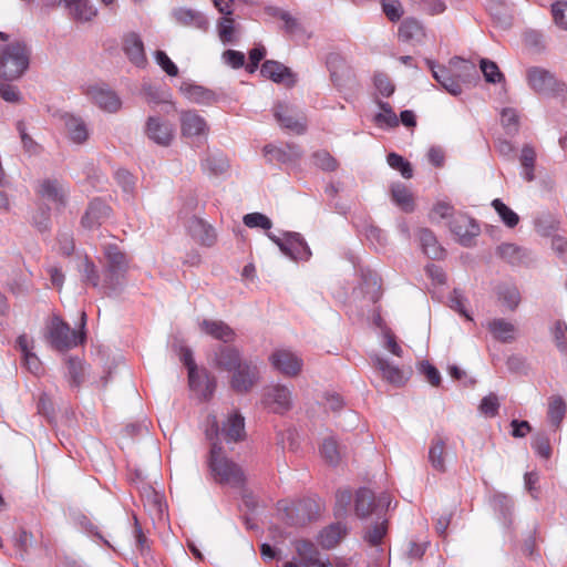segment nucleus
Wrapping results in <instances>:
<instances>
[{
  "label": "nucleus",
  "instance_id": "cd10ccee",
  "mask_svg": "<svg viewBox=\"0 0 567 567\" xmlns=\"http://www.w3.org/2000/svg\"><path fill=\"white\" fill-rule=\"evenodd\" d=\"M265 156L269 162L290 163L301 156V150L297 145L287 144L285 146L266 145L264 147Z\"/></svg>",
  "mask_w": 567,
  "mask_h": 567
},
{
  "label": "nucleus",
  "instance_id": "2f4dec72",
  "mask_svg": "<svg viewBox=\"0 0 567 567\" xmlns=\"http://www.w3.org/2000/svg\"><path fill=\"white\" fill-rule=\"evenodd\" d=\"M446 442L441 436H435L430 445L429 462L431 466L441 473L446 471Z\"/></svg>",
  "mask_w": 567,
  "mask_h": 567
},
{
  "label": "nucleus",
  "instance_id": "37998d69",
  "mask_svg": "<svg viewBox=\"0 0 567 567\" xmlns=\"http://www.w3.org/2000/svg\"><path fill=\"white\" fill-rule=\"evenodd\" d=\"M381 112L374 115V122L379 126L395 127L399 125V118L388 102L375 100Z\"/></svg>",
  "mask_w": 567,
  "mask_h": 567
},
{
  "label": "nucleus",
  "instance_id": "72a5a7b5",
  "mask_svg": "<svg viewBox=\"0 0 567 567\" xmlns=\"http://www.w3.org/2000/svg\"><path fill=\"white\" fill-rule=\"evenodd\" d=\"M420 243L423 252L431 259H441L445 255L444 248L437 243L434 234L426 228L419 231Z\"/></svg>",
  "mask_w": 567,
  "mask_h": 567
},
{
  "label": "nucleus",
  "instance_id": "bb28decb",
  "mask_svg": "<svg viewBox=\"0 0 567 567\" xmlns=\"http://www.w3.org/2000/svg\"><path fill=\"white\" fill-rule=\"evenodd\" d=\"M293 110L290 105L279 102L274 106V116L277 122L285 128H288L297 134H301L306 131V124L295 118L292 115Z\"/></svg>",
  "mask_w": 567,
  "mask_h": 567
},
{
  "label": "nucleus",
  "instance_id": "3c124183",
  "mask_svg": "<svg viewBox=\"0 0 567 567\" xmlns=\"http://www.w3.org/2000/svg\"><path fill=\"white\" fill-rule=\"evenodd\" d=\"M551 334L557 349L567 353V324L564 321H556L551 328Z\"/></svg>",
  "mask_w": 567,
  "mask_h": 567
},
{
  "label": "nucleus",
  "instance_id": "bf43d9fd",
  "mask_svg": "<svg viewBox=\"0 0 567 567\" xmlns=\"http://www.w3.org/2000/svg\"><path fill=\"white\" fill-rule=\"evenodd\" d=\"M313 163L317 167L332 172L337 168V161L326 151H318L313 154Z\"/></svg>",
  "mask_w": 567,
  "mask_h": 567
},
{
  "label": "nucleus",
  "instance_id": "49530a36",
  "mask_svg": "<svg viewBox=\"0 0 567 567\" xmlns=\"http://www.w3.org/2000/svg\"><path fill=\"white\" fill-rule=\"evenodd\" d=\"M181 360L187 367L188 370V381L189 385L193 389L198 386L199 372L197 370L196 363L193 358V352L188 348H183L181 353Z\"/></svg>",
  "mask_w": 567,
  "mask_h": 567
},
{
  "label": "nucleus",
  "instance_id": "09e8293b",
  "mask_svg": "<svg viewBox=\"0 0 567 567\" xmlns=\"http://www.w3.org/2000/svg\"><path fill=\"white\" fill-rule=\"evenodd\" d=\"M481 70L484 74L485 80L489 83L496 84L504 81V74L499 71L497 64L491 60L482 59Z\"/></svg>",
  "mask_w": 567,
  "mask_h": 567
},
{
  "label": "nucleus",
  "instance_id": "5fc2aeb1",
  "mask_svg": "<svg viewBox=\"0 0 567 567\" xmlns=\"http://www.w3.org/2000/svg\"><path fill=\"white\" fill-rule=\"evenodd\" d=\"M386 534V522L377 523L364 534V540L371 546H379Z\"/></svg>",
  "mask_w": 567,
  "mask_h": 567
},
{
  "label": "nucleus",
  "instance_id": "39448f33",
  "mask_svg": "<svg viewBox=\"0 0 567 567\" xmlns=\"http://www.w3.org/2000/svg\"><path fill=\"white\" fill-rule=\"evenodd\" d=\"M278 511L281 515V520L289 526H303L308 522L316 518L318 514V506L311 499H302L298 502H280Z\"/></svg>",
  "mask_w": 567,
  "mask_h": 567
},
{
  "label": "nucleus",
  "instance_id": "e2e57ef3",
  "mask_svg": "<svg viewBox=\"0 0 567 567\" xmlns=\"http://www.w3.org/2000/svg\"><path fill=\"white\" fill-rule=\"evenodd\" d=\"M155 60L167 75L176 76L178 74V68L164 51H156Z\"/></svg>",
  "mask_w": 567,
  "mask_h": 567
},
{
  "label": "nucleus",
  "instance_id": "9b49d317",
  "mask_svg": "<svg viewBox=\"0 0 567 567\" xmlns=\"http://www.w3.org/2000/svg\"><path fill=\"white\" fill-rule=\"evenodd\" d=\"M526 79L529 87L538 94L550 95L560 91L557 79L546 69L532 66L526 71Z\"/></svg>",
  "mask_w": 567,
  "mask_h": 567
},
{
  "label": "nucleus",
  "instance_id": "1a4fd4ad",
  "mask_svg": "<svg viewBox=\"0 0 567 567\" xmlns=\"http://www.w3.org/2000/svg\"><path fill=\"white\" fill-rule=\"evenodd\" d=\"M144 133L158 146L168 147L175 137V126L161 116H150L146 120Z\"/></svg>",
  "mask_w": 567,
  "mask_h": 567
},
{
  "label": "nucleus",
  "instance_id": "4c0bfd02",
  "mask_svg": "<svg viewBox=\"0 0 567 567\" xmlns=\"http://www.w3.org/2000/svg\"><path fill=\"white\" fill-rule=\"evenodd\" d=\"M567 405L560 395H553L548 400L547 416L551 425L558 429L566 415Z\"/></svg>",
  "mask_w": 567,
  "mask_h": 567
},
{
  "label": "nucleus",
  "instance_id": "423d86ee",
  "mask_svg": "<svg viewBox=\"0 0 567 567\" xmlns=\"http://www.w3.org/2000/svg\"><path fill=\"white\" fill-rule=\"evenodd\" d=\"M103 252L105 259L104 286L114 290L118 285L120 277H122L128 268V260L125 254L114 244L105 245Z\"/></svg>",
  "mask_w": 567,
  "mask_h": 567
},
{
  "label": "nucleus",
  "instance_id": "f3484780",
  "mask_svg": "<svg viewBox=\"0 0 567 567\" xmlns=\"http://www.w3.org/2000/svg\"><path fill=\"white\" fill-rule=\"evenodd\" d=\"M260 73L262 76L289 87L297 82L296 74L289 68L274 60L265 61L260 68Z\"/></svg>",
  "mask_w": 567,
  "mask_h": 567
},
{
  "label": "nucleus",
  "instance_id": "0eeeda50",
  "mask_svg": "<svg viewBox=\"0 0 567 567\" xmlns=\"http://www.w3.org/2000/svg\"><path fill=\"white\" fill-rule=\"evenodd\" d=\"M268 237L293 260H307L311 256L309 246L298 233H286L282 238L268 234Z\"/></svg>",
  "mask_w": 567,
  "mask_h": 567
},
{
  "label": "nucleus",
  "instance_id": "c85d7f7f",
  "mask_svg": "<svg viewBox=\"0 0 567 567\" xmlns=\"http://www.w3.org/2000/svg\"><path fill=\"white\" fill-rule=\"evenodd\" d=\"M179 90L188 101L196 104L208 105L216 100L213 91L190 82H183Z\"/></svg>",
  "mask_w": 567,
  "mask_h": 567
},
{
  "label": "nucleus",
  "instance_id": "69168bd1",
  "mask_svg": "<svg viewBox=\"0 0 567 567\" xmlns=\"http://www.w3.org/2000/svg\"><path fill=\"white\" fill-rule=\"evenodd\" d=\"M68 370L74 385H80L83 380V364L79 359L71 358L68 361Z\"/></svg>",
  "mask_w": 567,
  "mask_h": 567
},
{
  "label": "nucleus",
  "instance_id": "680f3d73",
  "mask_svg": "<svg viewBox=\"0 0 567 567\" xmlns=\"http://www.w3.org/2000/svg\"><path fill=\"white\" fill-rule=\"evenodd\" d=\"M465 301L466 299L462 295V292L457 289H454L452 295L450 296V307L464 316L467 320L472 321V317L468 315L466 308H465Z\"/></svg>",
  "mask_w": 567,
  "mask_h": 567
},
{
  "label": "nucleus",
  "instance_id": "5701e85b",
  "mask_svg": "<svg viewBox=\"0 0 567 567\" xmlns=\"http://www.w3.org/2000/svg\"><path fill=\"white\" fill-rule=\"evenodd\" d=\"M215 365L225 371L231 372L243 362L239 350L235 347L219 346L214 353Z\"/></svg>",
  "mask_w": 567,
  "mask_h": 567
},
{
  "label": "nucleus",
  "instance_id": "ea45409f",
  "mask_svg": "<svg viewBox=\"0 0 567 567\" xmlns=\"http://www.w3.org/2000/svg\"><path fill=\"white\" fill-rule=\"evenodd\" d=\"M392 200L404 212L414 209L412 193L401 183L393 184L391 187Z\"/></svg>",
  "mask_w": 567,
  "mask_h": 567
},
{
  "label": "nucleus",
  "instance_id": "4468645a",
  "mask_svg": "<svg viewBox=\"0 0 567 567\" xmlns=\"http://www.w3.org/2000/svg\"><path fill=\"white\" fill-rule=\"evenodd\" d=\"M86 95L96 106L109 113H115L122 106L118 95L104 85L89 86Z\"/></svg>",
  "mask_w": 567,
  "mask_h": 567
},
{
  "label": "nucleus",
  "instance_id": "a18cd8bd",
  "mask_svg": "<svg viewBox=\"0 0 567 567\" xmlns=\"http://www.w3.org/2000/svg\"><path fill=\"white\" fill-rule=\"evenodd\" d=\"M492 206L505 226L514 228L519 223V216L501 199H494Z\"/></svg>",
  "mask_w": 567,
  "mask_h": 567
},
{
  "label": "nucleus",
  "instance_id": "20e7f679",
  "mask_svg": "<svg viewBox=\"0 0 567 567\" xmlns=\"http://www.w3.org/2000/svg\"><path fill=\"white\" fill-rule=\"evenodd\" d=\"M205 434L212 444L217 442L219 446L221 441L226 443L239 442L245 439V419L239 413L234 412L227 416L223 423V427L219 429L217 417L209 415L207 417Z\"/></svg>",
  "mask_w": 567,
  "mask_h": 567
},
{
  "label": "nucleus",
  "instance_id": "8fccbe9b",
  "mask_svg": "<svg viewBox=\"0 0 567 567\" xmlns=\"http://www.w3.org/2000/svg\"><path fill=\"white\" fill-rule=\"evenodd\" d=\"M501 403L495 393H489L484 396L478 405L481 414L486 417H494L497 415Z\"/></svg>",
  "mask_w": 567,
  "mask_h": 567
},
{
  "label": "nucleus",
  "instance_id": "ddd939ff",
  "mask_svg": "<svg viewBox=\"0 0 567 567\" xmlns=\"http://www.w3.org/2000/svg\"><path fill=\"white\" fill-rule=\"evenodd\" d=\"M264 404L275 413H284L291 409L292 398L288 386L275 384L265 390Z\"/></svg>",
  "mask_w": 567,
  "mask_h": 567
},
{
  "label": "nucleus",
  "instance_id": "338daca9",
  "mask_svg": "<svg viewBox=\"0 0 567 567\" xmlns=\"http://www.w3.org/2000/svg\"><path fill=\"white\" fill-rule=\"evenodd\" d=\"M453 206L446 202H437L431 212V219L439 220V219H445L447 217L453 218Z\"/></svg>",
  "mask_w": 567,
  "mask_h": 567
},
{
  "label": "nucleus",
  "instance_id": "f8f14e48",
  "mask_svg": "<svg viewBox=\"0 0 567 567\" xmlns=\"http://www.w3.org/2000/svg\"><path fill=\"white\" fill-rule=\"evenodd\" d=\"M259 381V369L252 361L243 362L231 371L230 386L238 393L249 392Z\"/></svg>",
  "mask_w": 567,
  "mask_h": 567
},
{
  "label": "nucleus",
  "instance_id": "6ab92c4d",
  "mask_svg": "<svg viewBox=\"0 0 567 567\" xmlns=\"http://www.w3.org/2000/svg\"><path fill=\"white\" fill-rule=\"evenodd\" d=\"M37 194L47 204H52L55 207L64 205L65 189L64 186L56 179H43L39 182Z\"/></svg>",
  "mask_w": 567,
  "mask_h": 567
},
{
  "label": "nucleus",
  "instance_id": "774afa93",
  "mask_svg": "<svg viewBox=\"0 0 567 567\" xmlns=\"http://www.w3.org/2000/svg\"><path fill=\"white\" fill-rule=\"evenodd\" d=\"M374 85L379 93L385 97H389L394 92L393 83L384 74H377L374 76Z\"/></svg>",
  "mask_w": 567,
  "mask_h": 567
},
{
  "label": "nucleus",
  "instance_id": "4be33fe9",
  "mask_svg": "<svg viewBox=\"0 0 567 567\" xmlns=\"http://www.w3.org/2000/svg\"><path fill=\"white\" fill-rule=\"evenodd\" d=\"M111 215V208L104 202L94 199L90 203L84 216L82 225L87 229H93L102 225Z\"/></svg>",
  "mask_w": 567,
  "mask_h": 567
},
{
  "label": "nucleus",
  "instance_id": "412c9836",
  "mask_svg": "<svg viewBox=\"0 0 567 567\" xmlns=\"http://www.w3.org/2000/svg\"><path fill=\"white\" fill-rule=\"evenodd\" d=\"M198 327L203 333L225 343L236 339L235 330L223 320L204 319Z\"/></svg>",
  "mask_w": 567,
  "mask_h": 567
},
{
  "label": "nucleus",
  "instance_id": "a878e982",
  "mask_svg": "<svg viewBox=\"0 0 567 567\" xmlns=\"http://www.w3.org/2000/svg\"><path fill=\"white\" fill-rule=\"evenodd\" d=\"M426 64L430 68L433 78L445 91L455 96L462 93V86L458 80L451 74L450 70L443 65H437L432 60H426Z\"/></svg>",
  "mask_w": 567,
  "mask_h": 567
},
{
  "label": "nucleus",
  "instance_id": "6e6552de",
  "mask_svg": "<svg viewBox=\"0 0 567 567\" xmlns=\"http://www.w3.org/2000/svg\"><path fill=\"white\" fill-rule=\"evenodd\" d=\"M271 367L285 377H297L303 367V360L289 349H277L269 355Z\"/></svg>",
  "mask_w": 567,
  "mask_h": 567
},
{
  "label": "nucleus",
  "instance_id": "864d4df0",
  "mask_svg": "<svg viewBox=\"0 0 567 567\" xmlns=\"http://www.w3.org/2000/svg\"><path fill=\"white\" fill-rule=\"evenodd\" d=\"M382 11L392 21H399L404 11L400 0H381Z\"/></svg>",
  "mask_w": 567,
  "mask_h": 567
},
{
  "label": "nucleus",
  "instance_id": "a19ab883",
  "mask_svg": "<svg viewBox=\"0 0 567 567\" xmlns=\"http://www.w3.org/2000/svg\"><path fill=\"white\" fill-rule=\"evenodd\" d=\"M321 457L330 465L336 466L342 457L341 449L333 436L326 437L320 446Z\"/></svg>",
  "mask_w": 567,
  "mask_h": 567
},
{
  "label": "nucleus",
  "instance_id": "aec40b11",
  "mask_svg": "<svg viewBox=\"0 0 567 567\" xmlns=\"http://www.w3.org/2000/svg\"><path fill=\"white\" fill-rule=\"evenodd\" d=\"M68 137L75 144H83L89 140L90 131L85 121L71 113L61 115Z\"/></svg>",
  "mask_w": 567,
  "mask_h": 567
},
{
  "label": "nucleus",
  "instance_id": "6e6d98bb",
  "mask_svg": "<svg viewBox=\"0 0 567 567\" xmlns=\"http://www.w3.org/2000/svg\"><path fill=\"white\" fill-rule=\"evenodd\" d=\"M202 165L205 171L215 175L224 173L228 167L226 158L221 155H209Z\"/></svg>",
  "mask_w": 567,
  "mask_h": 567
},
{
  "label": "nucleus",
  "instance_id": "4d7b16f0",
  "mask_svg": "<svg viewBox=\"0 0 567 567\" xmlns=\"http://www.w3.org/2000/svg\"><path fill=\"white\" fill-rule=\"evenodd\" d=\"M244 224L249 228L270 229L272 226L271 220L261 213H250L244 216Z\"/></svg>",
  "mask_w": 567,
  "mask_h": 567
},
{
  "label": "nucleus",
  "instance_id": "473e14b6",
  "mask_svg": "<svg viewBox=\"0 0 567 567\" xmlns=\"http://www.w3.org/2000/svg\"><path fill=\"white\" fill-rule=\"evenodd\" d=\"M398 35L399 39L403 42H421L425 37V31L422 23L419 20L413 18H406L400 24Z\"/></svg>",
  "mask_w": 567,
  "mask_h": 567
},
{
  "label": "nucleus",
  "instance_id": "c756f323",
  "mask_svg": "<svg viewBox=\"0 0 567 567\" xmlns=\"http://www.w3.org/2000/svg\"><path fill=\"white\" fill-rule=\"evenodd\" d=\"M61 2L78 21L87 22L97 14V9L90 0H61Z\"/></svg>",
  "mask_w": 567,
  "mask_h": 567
},
{
  "label": "nucleus",
  "instance_id": "7c9ffc66",
  "mask_svg": "<svg viewBox=\"0 0 567 567\" xmlns=\"http://www.w3.org/2000/svg\"><path fill=\"white\" fill-rule=\"evenodd\" d=\"M487 329L498 341L509 343L516 339L517 329L514 323L505 319H493L488 321Z\"/></svg>",
  "mask_w": 567,
  "mask_h": 567
},
{
  "label": "nucleus",
  "instance_id": "c03bdc74",
  "mask_svg": "<svg viewBox=\"0 0 567 567\" xmlns=\"http://www.w3.org/2000/svg\"><path fill=\"white\" fill-rule=\"evenodd\" d=\"M496 255L512 265L519 264L525 256L520 247L511 243H504L497 246Z\"/></svg>",
  "mask_w": 567,
  "mask_h": 567
},
{
  "label": "nucleus",
  "instance_id": "13d9d810",
  "mask_svg": "<svg viewBox=\"0 0 567 567\" xmlns=\"http://www.w3.org/2000/svg\"><path fill=\"white\" fill-rule=\"evenodd\" d=\"M218 35L223 43H230L234 41V19L230 17H223L218 21Z\"/></svg>",
  "mask_w": 567,
  "mask_h": 567
},
{
  "label": "nucleus",
  "instance_id": "e433bc0d",
  "mask_svg": "<svg viewBox=\"0 0 567 567\" xmlns=\"http://www.w3.org/2000/svg\"><path fill=\"white\" fill-rule=\"evenodd\" d=\"M188 229L193 237L198 239L205 246L214 245L216 235L214 229L198 218H193L188 226Z\"/></svg>",
  "mask_w": 567,
  "mask_h": 567
},
{
  "label": "nucleus",
  "instance_id": "de8ad7c7",
  "mask_svg": "<svg viewBox=\"0 0 567 567\" xmlns=\"http://www.w3.org/2000/svg\"><path fill=\"white\" fill-rule=\"evenodd\" d=\"M532 449L535 451L536 455L542 458L548 460L551 456V446L549 443L548 436L538 432L532 437Z\"/></svg>",
  "mask_w": 567,
  "mask_h": 567
},
{
  "label": "nucleus",
  "instance_id": "a211bd4d",
  "mask_svg": "<svg viewBox=\"0 0 567 567\" xmlns=\"http://www.w3.org/2000/svg\"><path fill=\"white\" fill-rule=\"evenodd\" d=\"M172 17L176 23L183 27L194 28L204 32L209 28L208 19L198 10L179 7L172 11Z\"/></svg>",
  "mask_w": 567,
  "mask_h": 567
},
{
  "label": "nucleus",
  "instance_id": "0e129e2a",
  "mask_svg": "<svg viewBox=\"0 0 567 567\" xmlns=\"http://www.w3.org/2000/svg\"><path fill=\"white\" fill-rule=\"evenodd\" d=\"M502 124L508 133H515L518 130V114L514 109H504L502 112Z\"/></svg>",
  "mask_w": 567,
  "mask_h": 567
},
{
  "label": "nucleus",
  "instance_id": "9d476101",
  "mask_svg": "<svg viewBox=\"0 0 567 567\" xmlns=\"http://www.w3.org/2000/svg\"><path fill=\"white\" fill-rule=\"evenodd\" d=\"M451 233L462 246H471L475 237L481 233L475 219L466 214L457 213L449 223Z\"/></svg>",
  "mask_w": 567,
  "mask_h": 567
},
{
  "label": "nucleus",
  "instance_id": "7ed1b4c3",
  "mask_svg": "<svg viewBox=\"0 0 567 567\" xmlns=\"http://www.w3.org/2000/svg\"><path fill=\"white\" fill-rule=\"evenodd\" d=\"M85 324L86 313L81 311L80 316V331L71 329V327L64 322L60 317L54 316L48 327L49 340L52 347L63 351L72 349L85 340Z\"/></svg>",
  "mask_w": 567,
  "mask_h": 567
},
{
  "label": "nucleus",
  "instance_id": "2eb2a0df",
  "mask_svg": "<svg viewBox=\"0 0 567 567\" xmlns=\"http://www.w3.org/2000/svg\"><path fill=\"white\" fill-rule=\"evenodd\" d=\"M181 132L186 138L206 137L208 125L196 111H182L179 113Z\"/></svg>",
  "mask_w": 567,
  "mask_h": 567
},
{
  "label": "nucleus",
  "instance_id": "052dcab7",
  "mask_svg": "<svg viewBox=\"0 0 567 567\" xmlns=\"http://www.w3.org/2000/svg\"><path fill=\"white\" fill-rule=\"evenodd\" d=\"M551 13L555 23L559 28L567 30V1H556L553 3Z\"/></svg>",
  "mask_w": 567,
  "mask_h": 567
},
{
  "label": "nucleus",
  "instance_id": "c9c22d12",
  "mask_svg": "<svg viewBox=\"0 0 567 567\" xmlns=\"http://www.w3.org/2000/svg\"><path fill=\"white\" fill-rule=\"evenodd\" d=\"M536 157V151L530 144L523 146L518 159L522 167L520 176L526 182H533L535 179Z\"/></svg>",
  "mask_w": 567,
  "mask_h": 567
},
{
  "label": "nucleus",
  "instance_id": "f03ea898",
  "mask_svg": "<svg viewBox=\"0 0 567 567\" xmlns=\"http://www.w3.org/2000/svg\"><path fill=\"white\" fill-rule=\"evenodd\" d=\"M208 467L214 480L219 484L240 487L245 483L241 467L225 455L223 447L217 442L210 446Z\"/></svg>",
  "mask_w": 567,
  "mask_h": 567
},
{
  "label": "nucleus",
  "instance_id": "79ce46f5",
  "mask_svg": "<svg viewBox=\"0 0 567 567\" xmlns=\"http://www.w3.org/2000/svg\"><path fill=\"white\" fill-rule=\"evenodd\" d=\"M498 301L508 310L514 311L520 302V293L514 285H502L497 288Z\"/></svg>",
  "mask_w": 567,
  "mask_h": 567
},
{
  "label": "nucleus",
  "instance_id": "b1692460",
  "mask_svg": "<svg viewBox=\"0 0 567 567\" xmlns=\"http://www.w3.org/2000/svg\"><path fill=\"white\" fill-rule=\"evenodd\" d=\"M123 50L128 60L136 66L143 68L147 60L144 44L137 33H128L123 39Z\"/></svg>",
  "mask_w": 567,
  "mask_h": 567
},
{
  "label": "nucleus",
  "instance_id": "58836bf2",
  "mask_svg": "<svg viewBox=\"0 0 567 567\" xmlns=\"http://www.w3.org/2000/svg\"><path fill=\"white\" fill-rule=\"evenodd\" d=\"M355 513L359 517H368L375 508L374 495L368 488H360L355 496Z\"/></svg>",
  "mask_w": 567,
  "mask_h": 567
},
{
  "label": "nucleus",
  "instance_id": "393cba45",
  "mask_svg": "<svg viewBox=\"0 0 567 567\" xmlns=\"http://www.w3.org/2000/svg\"><path fill=\"white\" fill-rule=\"evenodd\" d=\"M371 359L374 367L382 373L383 379L389 383L395 386H401L406 382L408 377L398 365L392 364L389 360L379 354H373Z\"/></svg>",
  "mask_w": 567,
  "mask_h": 567
},
{
  "label": "nucleus",
  "instance_id": "f704fd0d",
  "mask_svg": "<svg viewBox=\"0 0 567 567\" xmlns=\"http://www.w3.org/2000/svg\"><path fill=\"white\" fill-rule=\"evenodd\" d=\"M347 534V527L342 523L331 524L322 529L318 536L319 544L326 548H333Z\"/></svg>",
  "mask_w": 567,
  "mask_h": 567
},
{
  "label": "nucleus",
  "instance_id": "603ef678",
  "mask_svg": "<svg viewBox=\"0 0 567 567\" xmlns=\"http://www.w3.org/2000/svg\"><path fill=\"white\" fill-rule=\"evenodd\" d=\"M386 162L393 169L400 171L404 178H411L413 175L412 167L401 155L396 153H390L386 157Z\"/></svg>",
  "mask_w": 567,
  "mask_h": 567
},
{
  "label": "nucleus",
  "instance_id": "f257e3e1",
  "mask_svg": "<svg viewBox=\"0 0 567 567\" xmlns=\"http://www.w3.org/2000/svg\"><path fill=\"white\" fill-rule=\"evenodd\" d=\"M0 79L13 81L21 78L29 68L31 50L22 40L9 42V34L0 31Z\"/></svg>",
  "mask_w": 567,
  "mask_h": 567
},
{
  "label": "nucleus",
  "instance_id": "dca6fc26",
  "mask_svg": "<svg viewBox=\"0 0 567 567\" xmlns=\"http://www.w3.org/2000/svg\"><path fill=\"white\" fill-rule=\"evenodd\" d=\"M293 547L303 567H328L327 558L322 557L312 542L297 539L293 542Z\"/></svg>",
  "mask_w": 567,
  "mask_h": 567
}]
</instances>
